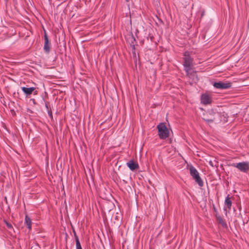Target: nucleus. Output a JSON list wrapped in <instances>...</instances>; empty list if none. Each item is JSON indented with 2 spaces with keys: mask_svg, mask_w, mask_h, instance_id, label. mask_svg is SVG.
<instances>
[{
  "mask_svg": "<svg viewBox=\"0 0 249 249\" xmlns=\"http://www.w3.org/2000/svg\"><path fill=\"white\" fill-rule=\"evenodd\" d=\"M189 52H185L183 54V66L187 75L192 79V82L196 83L198 81L197 77L195 72L192 71L194 65L193 58Z\"/></svg>",
  "mask_w": 249,
  "mask_h": 249,
  "instance_id": "obj_1",
  "label": "nucleus"
},
{
  "mask_svg": "<svg viewBox=\"0 0 249 249\" xmlns=\"http://www.w3.org/2000/svg\"><path fill=\"white\" fill-rule=\"evenodd\" d=\"M189 171L191 176L195 180V181L200 187L203 185V182L199 176V174L197 170L192 165L189 167Z\"/></svg>",
  "mask_w": 249,
  "mask_h": 249,
  "instance_id": "obj_2",
  "label": "nucleus"
},
{
  "mask_svg": "<svg viewBox=\"0 0 249 249\" xmlns=\"http://www.w3.org/2000/svg\"><path fill=\"white\" fill-rule=\"evenodd\" d=\"M159 136L161 139H165L169 137V130L164 123H160L158 126Z\"/></svg>",
  "mask_w": 249,
  "mask_h": 249,
  "instance_id": "obj_3",
  "label": "nucleus"
},
{
  "mask_svg": "<svg viewBox=\"0 0 249 249\" xmlns=\"http://www.w3.org/2000/svg\"><path fill=\"white\" fill-rule=\"evenodd\" d=\"M232 166L238 169L240 171L247 172L249 170V164L247 162L233 163Z\"/></svg>",
  "mask_w": 249,
  "mask_h": 249,
  "instance_id": "obj_4",
  "label": "nucleus"
},
{
  "mask_svg": "<svg viewBox=\"0 0 249 249\" xmlns=\"http://www.w3.org/2000/svg\"><path fill=\"white\" fill-rule=\"evenodd\" d=\"M213 86L214 88L217 89H225L231 88V84L230 82H222L219 81L217 82H214Z\"/></svg>",
  "mask_w": 249,
  "mask_h": 249,
  "instance_id": "obj_5",
  "label": "nucleus"
},
{
  "mask_svg": "<svg viewBox=\"0 0 249 249\" xmlns=\"http://www.w3.org/2000/svg\"><path fill=\"white\" fill-rule=\"evenodd\" d=\"M207 115H209L208 117H204L203 119L208 124H210L214 121L216 116H218V113L213 112V110L210 111L207 113Z\"/></svg>",
  "mask_w": 249,
  "mask_h": 249,
  "instance_id": "obj_6",
  "label": "nucleus"
},
{
  "mask_svg": "<svg viewBox=\"0 0 249 249\" xmlns=\"http://www.w3.org/2000/svg\"><path fill=\"white\" fill-rule=\"evenodd\" d=\"M212 101L211 98L207 94H203L201 96V103L204 105H208L211 104Z\"/></svg>",
  "mask_w": 249,
  "mask_h": 249,
  "instance_id": "obj_7",
  "label": "nucleus"
},
{
  "mask_svg": "<svg viewBox=\"0 0 249 249\" xmlns=\"http://www.w3.org/2000/svg\"><path fill=\"white\" fill-rule=\"evenodd\" d=\"M44 49L46 53H48L50 50V44L49 43V39L46 34H45L44 35Z\"/></svg>",
  "mask_w": 249,
  "mask_h": 249,
  "instance_id": "obj_8",
  "label": "nucleus"
},
{
  "mask_svg": "<svg viewBox=\"0 0 249 249\" xmlns=\"http://www.w3.org/2000/svg\"><path fill=\"white\" fill-rule=\"evenodd\" d=\"M22 90L26 96L30 95L35 89V87L26 88L25 87L21 88Z\"/></svg>",
  "mask_w": 249,
  "mask_h": 249,
  "instance_id": "obj_9",
  "label": "nucleus"
},
{
  "mask_svg": "<svg viewBox=\"0 0 249 249\" xmlns=\"http://www.w3.org/2000/svg\"><path fill=\"white\" fill-rule=\"evenodd\" d=\"M126 164L131 171H134L139 168L138 164L135 162L133 160H130Z\"/></svg>",
  "mask_w": 249,
  "mask_h": 249,
  "instance_id": "obj_10",
  "label": "nucleus"
},
{
  "mask_svg": "<svg viewBox=\"0 0 249 249\" xmlns=\"http://www.w3.org/2000/svg\"><path fill=\"white\" fill-rule=\"evenodd\" d=\"M231 204L232 202L228 196L226 197L225 200L224 210L226 211L227 209L230 210L231 209Z\"/></svg>",
  "mask_w": 249,
  "mask_h": 249,
  "instance_id": "obj_11",
  "label": "nucleus"
},
{
  "mask_svg": "<svg viewBox=\"0 0 249 249\" xmlns=\"http://www.w3.org/2000/svg\"><path fill=\"white\" fill-rule=\"evenodd\" d=\"M25 224L26 227L29 229H31L32 227V221L31 218L27 215L25 216Z\"/></svg>",
  "mask_w": 249,
  "mask_h": 249,
  "instance_id": "obj_12",
  "label": "nucleus"
},
{
  "mask_svg": "<svg viewBox=\"0 0 249 249\" xmlns=\"http://www.w3.org/2000/svg\"><path fill=\"white\" fill-rule=\"evenodd\" d=\"M216 218L219 222V223L221 224V225L223 227H226L227 226L226 222L224 221L222 217L219 215H216Z\"/></svg>",
  "mask_w": 249,
  "mask_h": 249,
  "instance_id": "obj_13",
  "label": "nucleus"
},
{
  "mask_svg": "<svg viewBox=\"0 0 249 249\" xmlns=\"http://www.w3.org/2000/svg\"><path fill=\"white\" fill-rule=\"evenodd\" d=\"M76 249H82L78 237H76Z\"/></svg>",
  "mask_w": 249,
  "mask_h": 249,
  "instance_id": "obj_14",
  "label": "nucleus"
},
{
  "mask_svg": "<svg viewBox=\"0 0 249 249\" xmlns=\"http://www.w3.org/2000/svg\"><path fill=\"white\" fill-rule=\"evenodd\" d=\"M5 223L6 226H7V227L9 229H12L13 228L12 225L11 224L8 223L7 221H5Z\"/></svg>",
  "mask_w": 249,
  "mask_h": 249,
  "instance_id": "obj_15",
  "label": "nucleus"
},
{
  "mask_svg": "<svg viewBox=\"0 0 249 249\" xmlns=\"http://www.w3.org/2000/svg\"><path fill=\"white\" fill-rule=\"evenodd\" d=\"M48 114H49V115H50V116H52V112H50L49 111H48Z\"/></svg>",
  "mask_w": 249,
  "mask_h": 249,
  "instance_id": "obj_16",
  "label": "nucleus"
},
{
  "mask_svg": "<svg viewBox=\"0 0 249 249\" xmlns=\"http://www.w3.org/2000/svg\"><path fill=\"white\" fill-rule=\"evenodd\" d=\"M210 163L211 165H212V166H213V165H212V163H211L212 161H211Z\"/></svg>",
  "mask_w": 249,
  "mask_h": 249,
  "instance_id": "obj_17",
  "label": "nucleus"
},
{
  "mask_svg": "<svg viewBox=\"0 0 249 249\" xmlns=\"http://www.w3.org/2000/svg\"><path fill=\"white\" fill-rule=\"evenodd\" d=\"M210 163L211 165H212V166H213V165H212V163H211L212 161H211Z\"/></svg>",
  "mask_w": 249,
  "mask_h": 249,
  "instance_id": "obj_18",
  "label": "nucleus"
},
{
  "mask_svg": "<svg viewBox=\"0 0 249 249\" xmlns=\"http://www.w3.org/2000/svg\"><path fill=\"white\" fill-rule=\"evenodd\" d=\"M46 107L47 108H48V106H47V104H46Z\"/></svg>",
  "mask_w": 249,
  "mask_h": 249,
  "instance_id": "obj_19",
  "label": "nucleus"
}]
</instances>
